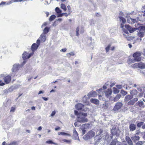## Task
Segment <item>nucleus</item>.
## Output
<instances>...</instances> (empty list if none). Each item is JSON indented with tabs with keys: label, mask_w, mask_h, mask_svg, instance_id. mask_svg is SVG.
<instances>
[{
	"label": "nucleus",
	"mask_w": 145,
	"mask_h": 145,
	"mask_svg": "<svg viewBox=\"0 0 145 145\" xmlns=\"http://www.w3.org/2000/svg\"><path fill=\"white\" fill-rule=\"evenodd\" d=\"M122 14L121 12L119 14V18L120 22H122V23L121 24L120 27L122 29V30L125 33H127V29L130 33H132L137 30L136 28H132L129 25H126L124 26V24L126 22V20L123 17L120 16V14Z\"/></svg>",
	"instance_id": "f257e3e1"
},
{
	"label": "nucleus",
	"mask_w": 145,
	"mask_h": 145,
	"mask_svg": "<svg viewBox=\"0 0 145 145\" xmlns=\"http://www.w3.org/2000/svg\"><path fill=\"white\" fill-rule=\"evenodd\" d=\"M74 114L77 116L78 122L82 123L87 122V120L85 118L87 116L86 113H78V111L76 110H74Z\"/></svg>",
	"instance_id": "f03ea898"
},
{
	"label": "nucleus",
	"mask_w": 145,
	"mask_h": 145,
	"mask_svg": "<svg viewBox=\"0 0 145 145\" xmlns=\"http://www.w3.org/2000/svg\"><path fill=\"white\" fill-rule=\"evenodd\" d=\"M142 55V53L140 52H137L134 53L133 55V56L134 58L133 59H132L129 61L130 63H134L136 61H139L141 60V57L140 56Z\"/></svg>",
	"instance_id": "7ed1b4c3"
},
{
	"label": "nucleus",
	"mask_w": 145,
	"mask_h": 145,
	"mask_svg": "<svg viewBox=\"0 0 145 145\" xmlns=\"http://www.w3.org/2000/svg\"><path fill=\"white\" fill-rule=\"evenodd\" d=\"M111 132L113 136H116L115 138L116 139L120 135V130L117 127L112 128L111 130Z\"/></svg>",
	"instance_id": "20e7f679"
},
{
	"label": "nucleus",
	"mask_w": 145,
	"mask_h": 145,
	"mask_svg": "<svg viewBox=\"0 0 145 145\" xmlns=\"http://www.w3.org/2000/svg\"><path fill=\"white\" fill-rule=\"evenodd\" d=\"M95 135V133L92 131H91L88 132L86 135H85L83 137L84 139L85 140H88L92 138Z\"/></svg>",
	"instance_id": "39448f33"
},
{
	"label": "nucleus",
	"mask_w": 145,
	"mask_h": 145,
	"mask_svg": "<svg viewBox=\"0 0 145 145\" xmlns=\"http://www.w3.org/2000/svg\"><path fill=\"white\" fill-rule=\"evenodd\" d=\"M123 104L121 102H117L114 106L113 108V110L115 112H117L120 110L123 106Z\"/></svg>",
	"instance_id": "423d86ee"
},
{
	"label": "nucleus",
	"mask_w": 145,
	"mask_h": 145,
	"mask_svg": "<svg viewBox=\"0 0 145 145\" xmlns=\"http://www.w3.org/2000/svg\"><path fill=\"white\" fill-rule=\"evenodd\" d=\"M137 88L138 91L140 92L138 93V97H142L143 96V94L145 92V87L137 86Z\"/></svg>",
	"instance_id": "0eeeda50"
},
{
	"label": "nucleus",
	"mask_w": 145,
	"mask_h": 145,
	"mask_svg": "<svg viewBox=\"0 0 145 145\" xmlns=\"http://www.w3.org/2000/svg\"><path fill=\"white\" fill-rule=\"evenodd\" d=\"M36 43L37 44H33L31 46V50L33 52H34L37 50L38 47L40 46V41L39 39H38Z\"/></svg>",
	"instance_id": "6e6552de"
},
{
	"label": "nucleus",
	"mask_w": 145,
	"mask_h": 145,
	"mask_svg": "<svg viewBox=\"0 0 145 145\" xmlns=\"http://www.w3.org/2000/svg\"><path fill=\"white\" fill-rule=\"evenodd\" d=\"M21 66L20 65H19L17 64H15L13 66V67L12 69V71L13 72L12 73L11 75L12 76H15L16 72L21 67Z\"/></svg>",
	"instance_id": "1a4fd4ad"
},
{
	"label": "nucleus",
	"mask_w": 145,
	"mask_h": 145,
	"mask_svg": "<svg viewBox=\"0 0 145 145\" xmlns=\"http://www.w3.org/2000/svg\"><path fill=\"white\" fill-rule=\"evenodd\" d=\"M34 54L33 52L31 53H29L27 52H24L22 54V58L24 60L29 58Z\"/></svg>",
	"instance_id": "9d476101"
},
{
	"label": "nucleus",
	"mask_w": 145,
	"mask_h": 145,
	"mask_svg": "<svg viewBox=\"0 0 145 145\" xmlns=\"http://www.w3.org/2000/svg\"><path fill=\"white\" fill-rule=\"evenodd\" d=\"M75 107L78 110H80L82 109L83 111H86L88 110L87 108L86 109H83V108H84V105L81 103H78L76 105Z\"/></svg>",
	"instance_id": "9b49d317"
},
{
	"label": "nucleus",
	"mask_w": 145,
	"mask_h": 145,
	"mask_svg": "<svg viewBox=\"0 0 145 145\" xmlns=\"http://www.w3.org/2000/svg\"><path fill=\"white\" fill-rule=\"evenodd\" d=\"M103 92L107 98H109L112 93V91L110 89H108L105 91H104Z\"/></svg>",
	"instance_id": "f8f14e48"
},
{
	"label": "nucleus",
	"mask_w": 145,
	"mask_h": 145,
	"mask_svg": "<svg viewBox=\"0 0 145 145\" xmlns=\"http://www.w3.org/2000/svg\"><path fill=\"white\" fill-rule=\"evenodd\" d=\"M97 95V93L94 91H91L88 94V96L89 98L92 97H95Z\"/></svg>",
	"instance_id": "ddd939ff"
},
{
	"label": "nucleus",
	"mask_w": 145,
	"mask_h": 145,
	"mask_svg": "<svg viewBox=\"0 0 145 145\" xmlns=\"http://www.w3.org/2000/svg\"><path fill=\"white\" fill-rule=\"evenodd\" d=\"M73 138L75 140L78 139L79 140H80V139L78 136V134L74 128L73 130Z\"/></svg>",
	"instance_id": "4468645a"
},
{
	"label": "nucleus",
	"mask_w": 145,
	"mask_h": 145,
	"mask_svg": "<svg viewBox=\"0 0 145 145\" xmlns=\"http://www.w3.org/2000/svg\"><path fill=\"white\" fill-rule=\"evenodd\" d=\"M145 35V31H139L137 34V36L140 38L139 39L140 41L142 40L141 38L143 37Z\"/></svg>",
	"instance_id": "2eb2a0df"
},
{
	"label": "nucleus",
	"mask_w": 145,
	"mask_h": 145,
	"mask_svg": "<svg viewBox=\"0 0 145 145\" xmlns=\"http://www.w3.org/2000/svg\"><path fill=\"white\" fill-rule=\"evenodd\" d=\"M95 145H104V142L102 138H99L95 142Z\"/></svg>",
	"instance_id": "dca6fc26"
},
{
	"label": "nucleus",
	"mask_w": 145,
	"mask_h": 145,
	"mask_svg": "<svg viewBox=\"0 0 145 145\" xmlns=\"http://www.w3.org/2000/svg\"><path fill=\"white\" fill-rule=\"evenodd\" d=\"M46 34L44 33H42L40 35L39 39L40 40L41 42H44L46 40Z\"/></svg>",
	"instance_id": "f3484780"
},
{
	"label": "nucleus",
	"mask_w": 145,
	"mask_h": 145,
	"mask_svg": "<svg viewBox=\"0 0 145 145\" xmlns=\"http://www.w3.org/2000/svg\"><path fill=\"white\" fill-rule=\"evenodd\" d=\"M89 99V98L88 97V96H87L86 95H85L82 98V102L84 103H86L87 105H90V103L89 102H86L87 100Z\"/></svg>",
	"instance_id": "a211bd4d"
},
{
	"label": "nucleus",
	"mask_w": 145,
	"mask_h": 145,
	"mask_svg": "<svg viewBox=\"0 0 145 145\" xmlns=\"http://www.w3.org/2000/svg\"><path fill=\"white\" fill-rule=\"evenodd\" d=\"M90 101L92 103L96 105H98L99 103V101L96 99H90Z\"/></svg>",
	"instance_id": "6ab92c4d"
},
{
	"label": "nucleus",
	"mask_w": 145,
	"mask_h": 145,
	"mask_svg": "<svg viewBox=\"0 0 145 145\" xmlns=\"http://www.w3.org/2000/svg\"><path fill=\"white\" fill-rule=\"evenodd\" d=\"M11 80V77L9 76H7L4 78L5 82L7 84Z\"/></svg>",
	"instance_id": "aec40b11"
},
{
	"label": "nucleus",
	"mask_w": 145,
	"mask_h": 145,
	"mask_svg": "<svg viewBox=\"0 0 145 145\" xmlns=\"http://www.w3.org/2000/svg\"><path fill=\"white\" fill-rule=\"evenodd\" d=\"M110 145H122L121 143L120 142L117 141L116 140H113L110 144Z\"/></svg>",
	"instance_id": "412c9836"
},
{
	"label": "nucleus",
	"mask_w": 145,
	"mask_h": 145,
	"mask_svg": "<svg viewBox=\"0 0 145 145\" xmlns=\"http://www.w3.org/2000/svg\"><path fill=\"white\" fill-rule=\"evenodd\" d=\"M138 93V91L136 89H134L130 90V93L133 97L134 95H137Z\"/></svg>",
	"instance_id": "4be33fe9"
},
{
	"label": "nucleus",
	"mask_w": 145,
	"mask_h": 145,
	"mask_svg": "<svg viewBox=\"0 0 145 145\" xmlns=\"http://www.w3.org/2000/svg\"><path fill=\"white\" fill-rule=\"evenodd\" d=\"M130 131H133L135 130L136 129V125L133 123L131 124L129 126Z\"/></svg>",
	"instance_id": "5701e85b"
},
{
	"label": "nucleus",
	"mask_w": 145,
	"mask_h": 145,
	"mask_svg": "<svg viewBox=\"0 0 145 145\" xmlns=\"http://www.w3.org/2000/svg\"><path fill=\"white\" fill-rule=\"evenodd\" d=\"M131 138L134 142H136L137 141L139 140L140 137L138 136L135 135L134 136L131 137Z\"/></svg>",
	"instance_id": "b1692460"
},
{
	"label": "nucleus",
	"mask_w": 145,
	"mask_h": 145,
	"mask_svg": "<svg viewBox=\"0 0 145 145\" xmlns=\"http://www.w3.org/2000/svg\"><path fill=\"white\" fill-rule=\"evenodd\" d=\"M133 98V96L130 95H127L125 97L124 101L125 102H127Z\"/></svg>",
	"instance_id": "393cba45"
},
{
	"label": "nucleus",
	"mask_w": 145,
	"mask_h": 145,
	"mask_svg": "<svg viewBox=\"0 0 145 145\" xmlns=\"http://www.w3.org/2000/svg\"><path fill=\"white\" fill-rule=\"evenodd\" d=\"M129 18V19H127V22L129 23H134L135 22H137V19H133L130 18Z\"/></svg>",
	"instance_id": "a878e982"
},
{
	"label": "nucleus",
	"mask_w": 145,
	"mask_h": 145,
	"mask_svg": "<svg viewBox=\"0 0 145 145\" xmlns=\"http://www.w3.org/2000/svg\"><path fill=\"white\" fill-rule=\"evenodd\" d=\"M138 68L140 69L145 68V64L142 62L138 63Z\"/></svg>",
	"instance_id": "bb28decb"
},
{
	"label": "nucleus",
	"mask_w": 145,
	"mask_h": 145,
	"mask_svg": "<svg viewBox=\"0 0 145 145\" xmlns=\"http://www.w3.org/2000/svg\"><path fill=\"white\" fill-rule=\"evenodd\" d=\"M126 140L129 144L130 145H133V142L129 137H126Z\"/></svg>",
	"instance_id": "cd10ccee"
},
{
	"label": "nucleus",
	"mask_w": 145,
	"mask_h": 145,
	"mask_svg": "<svg viewBox=\"0 0 145 145\" xmlns=\"http://www.w3.org/2000/svg\"><path fill=\"white\" fill-rule=\"evenodd\" d=\"M50 29V28L49 27H46L43 30L42 33H44V34H46L49 31Z\"/></svg>",
	"instance_id": "c85d7f7f"
},
{
	"label": "nucleus",
	"mask_w": 145,
	"mask_h": 145,
	"mask_svg": "<svg viewBox=\"0 0 145 145\" xmlns=\"http://www.w3.org/2000/svg\"><path fill=\"white\" fill-rule=\"evenodd\" d=\"M82 127L84 126V129H83L82 130V134L84 135L85 134L86 132V130L85 129V128L86 127H87L88 126V124H84V125H82Z\"/></svg>",
	"instance_id": "c756f323"
},
{
	"label": "nucleus",
	"mask_w": 145,
	"mask_h": 145,
	"mask_svg": "<svg viewBox=\"0 0 145 145\" xmlns=\"http://www.w3.org/2000/svg\"><path fill=\"white\" fill-rule=\"evenodd\" d=\"M138 25H139L138 24H135V26L136 27H137L136 28L139 31H141L144 28H145V27L143 26H140L138 27H137Z\"/></svg>",
	"instance_id": "7c9ffc66"
},
{
	"label": "nucleus",
	"mask_w": 145,
	"mask_h": 145,
	"mask_svg": "<svg viewBox=\"0 0 145 145\" xmlns=\"http://www.w3.org/2000/svg\"><path fill=\"white\" fill-rule=\"evenodd\" d=\"M121 97V95L120 94L117 95L114 99V101L115 102L119 100Z\"/></svg>",
	"instance_id": "2f4dec72"
},
{
	"label": "nucleus",
	"mask_w": 145,
	"mask_h": 145,
	"mask_svg": "<svg viewBox=\"0 0 145 145\" xmlns=\"http://www.w3.org/2000/svg\"><path fill=\"white\" fill-rule=\"evenodd\" d=\"M60 7L65 11L67 10L66 6L65 5L61 3V4Z\"/></svg>",
	"instance_id": "473e14b6"
},
{
	"label": "nucleus",
	"mask_w": 145,
	"mask_h": 145,
	"mask_svg": "<svg viewBox=\"0 0 145 145\" xmlns=\"http://www.w3.org/2000/svg\"><path fill=\"white\" fill-rule=\"evenodd\" d=\"M55 10L56 13L59 14L62 12L61 10L58 7H57L55 8Z\"/></svg>",
	"instance_id": "72a5a7b5"
},
{
	"label": "nucleus",
	"mask_w": 145,
	"mask_h": 145,
	"mask_svg": "<svg viewBox=\"0 0 145 145\" xmlns=\"http://www.w3.org/2000/svg\"><path fill=\"white\" fill-rule=\"evenodd\" d=\"M131 66L133 68H138V63H136L133 64L131 65Z\"/></svg>",
	"instance_id": "f704fd0d"
},
{
	"label": "nucleus",
	"mask_w": 145,
	"mask_h": 145,
	"mask_svg": "<svg viewBox=\"0 0 145 145\" xmlns=\"http://www.w3.org/2000/svg\"><path fill=\"white\" fill-rule=\"evenodd\" d=\"M113 92L114 93H117L119 92V90L116 88L114 87L113 88Z\"/></svg>",
	"instance_id": "c9c22d12"
},
{
	"label": "nucleus",
	"mask_w": 145,
	"mask_h": 145,
	"mask_svg": "<svg viewBox=\"0 0 145 145\" xmlns=\"http://www.w3.org/2000/svg\"><path fill=\"white\" fill-rule=\"evenodd\" d=\"M137 103L138 105L140 107L141 106L143 105V101H139L137 102Z\"/></svg>",
	"instance_id": "e433bc0d"
},
{
	"label": "nucleus",
	"mask_w": 145,
	"mask_h": 145,
	"mask_svg": "<svg viewBox=\"0 0 145 145\" xmlns=\"http://www.w3.org/2000/svg\"><path fill=\"white\" fill-rule=\"evenodd\" d=\"M74 54L73 52H71L67 54V55L69 57H70L71 56H74Z\"/></svg>",
	"instance_id": "4c0bfd02"
},
{
	"label": "nucleus",
	"mask_w": 145,
	"mask_h": 145,
	"mask_svg": "<svg viewBox=\"0 0 145 145\" xmlns=\"http://www.w3.org/2000/svg\"><path fill=\"white\" fill-rule=\"evenodd\" d=\"M56 18V16L55 15H52L50 16L49 18V20L51 21L54 20Z\"/></svg>",
	"instance_id": "58836bf2"
},
{
	"label": "nucleus",
	"mask_w": 145,
	"mask_h": 145,
	"mask_svg": "<svg viewBox=\"0 0 145 145\" xmlns=\"http://www.w3.org/2000/svg\"><path fill=\"white\" fill-rule=\"evenodd\" d=\"M121 93L122 95H125L127 94V92L124 91L122 89L121 91Z\"/></svg>",
	"instance_id": "ea45409f"
},
{
	"label": "nucleus",
	"mask_w": 145,
	"mask_h": 145,
	"mask_svg": "<svg viewBox=\"0 0 145 145\" xmlns=\"http://www.w3.org/2000/svg\"><path fill=\"white\" fill-rule=\"evenodd\" d=\"M63 141L65 142L68 144H70L71 142V140H67L66 139H64L63 140Z\"/></svg>",
	"instance_id": "a19ab883"
},
{
	"label": "nucleus",
	"mask_w": 145,
	"mask_h": 145,
	"mask_svg": "<svg viewBox=\"0 0 145 145\" xmlns=\"http://www.w3.org/2000/svg\"><path fill=\"white\" fill-rule=\"evenodd\" d=\"M134 103L133 102L132 100H130L128 103L129 105H133L134 104Z\"/></svg>",
	"instance_id": "79ce46f5"
},
{
	"label": "nucleus",
	"mask_w": 145,
	"mask_h": 145,
	"mask_svg": "<svg viewBox=\"0 0 145 145\" xmlns=\"http://www.w3.org/2000/svg\"><path fill=\"white\" fill-rule=\"evenodd\" d=\"M61 135L64 136H71L69 134L62 132L61 133Z\"/></svg>",
	"instance_id": "37998d69"
},
{
	"label": "nucleus",
	"mask_w": 145,
	"mask_h": 145,
	"mask_svg": "<svg viewBox=\"0 0 145 145\" xmlns=\"http://www.w3.org/2000/svg\"><path fill=\"white\" fill-rule=\"evenodd\" d=\"M143 142H144V141H139L136 144V145H142L143 144Z\"/></svg>",
	"instance_id": "c03bdc74"
},
{
	"label": "nucleus",
	"mask_w": 145,
	"mask_h": 145,
	"mask_svg": "<svg viewBox=\"0 0 145 145\" xmlns=\"http://www.w3.org/2000/svg\"><path fill=\"white\" fill-rule=\"evenodd\" d=\"M137 97H138V96H137V97H135L132 99V100L133 101V102L135 103L136 102L138 101V98Z\"/></svg>",
	"instance_id": "a18cd8bd"
},
{
	"label": "nucleus",
	"mask_w": 145,
	"mask_h": 145,
	"mask_svg": "<svg viewBox=\"0 0 145 145\" xmlns=\"http://www.w3.org/2000/svg\"><path fill=\"white\" fill-rule=\"evenodd\" d=\"M137 97H138V96H137V97H135L132 99V100L133 101V102L135 103L136 102L138 101V98Z\"/></svg>",
	"instance_id": "49530a36"
},
{
	"label": "nucleus",
	"mask_w": 145,
	"mask_h": 145,
	"mask_svg": "<svg viewBox=\"0 0 145 145\" xmlns=\"http://www.w3.org/2000/svg\"><path fill=\"white\" fill-rule=\"evenodd\" d=\"M116 87L119 89H121L122 88L123 86L121 85H116Z\"/></svg>",
	"instance_id": "de8ad7c7"
},
{
	"label": "nucleus",
	"mask_w": 145,
	"mask_h": 145,
	"mask_svg": "<svg viewBox=\"0 0 145 145\" xmlns=\"http://www.w3.org/2000/svg\"><path fill=\"white\" fill-rule=\"evenodd\" d=\"M46 142L47 143L50 144H55V143L53 142L52 140H48Z\"/></svg>",
	"instance_id": "09e8293b"
},
{
	"label": "nucleus",
	"mask_w": 145,
	"mask_h": 145,
	"mask_svg": "<svg viewBox=\"0 0 145 145\" xmlns=\"http://www.w3.org/2000/svg\"><path fill=\"white\" fill-rule=\"evenodd\" d=\"M15 108L14 107H12L11 108L10 110V112H14L15 111Z\"/></svg>",
	"instance_id": "8fccbe9b"
},
{
	"label": "nucleus",
	"mask_w": 145,
	"mask_h": 145,
	"mask_svg": "<svg viewBox=\"0 0 145 145\" xmlns=\"http://www.w3.org/2000/svg\"><path fill=\"white\" fill-rule=\"evenodd\" d=\"M79 30V28L78 27H77L76 29V36H78L79 35V33H78V31Z\"/></svg>",
	"instance_id": "3c124183"
},
{
	"label": "nucleus",
	"mask_w": 145,
	"mask_h": 145,
	"mask_svg": "<svg viewBox=\"0 0 145 145\" xmlns=\"http://www.w3.org/2000/svg\"><path fill=\"white\" fill-rule=\"evenodd\" d=\"M143 122L138 123L137 124V126L139 127H141L143 125Z\"/></svg>",
	"instance_id": "603ef678"
},
{
	"label": "nucleus",
	"mask_w": 145,
	"mask_h": 145,
	"mask_svg": "<svg viewBox=\"0 0 145 145\" xmlns=\"http://www.w3.org/2000/svg\"><path fill=\"white\" fill-rule=\"evenodd\" d=\"M56 113V112L54 110L52 111V112L51 114V117H53L55 114Z\"/></svg>",
	"instance_id": "864d4df0"
},
{
	"label": "nucleus",
	"mask_w": 145,
	"mask_h": 145,
	"mask_svg": "<svg viewBox=\"0 0 145 145\" xmlns=\"http://www.w3.org/2000/svg\"><path fill=\"white\" fill-rule=\"evenodd\" d=\"M97 132H98V134L99 135H100L101 134L103 133V131L101 129H100L99 130H98L97 131Z\"/></svg>",
	"instance_id": "5fc2aeb1"
},
{
	"label": "nucleus",
	"mask_w": 145,
	"mask_h": 145,
	"mask_svg": "<svg viewBox=\"0 0 145 145\" xmlns=\"http://www.w3.org/2000/svg\"><path fill=\"white\" fill-rule=\"evenodd\" d=\"M142 134L143 136V138L145 140V131L142 133Z\"/></svg>",
	"instance_id": "6e6d98bb"
},
{
	"label": "nucleus",
	"mask_w": 145,
	"mask_h": 145,
	"mask_svg": "<svg viewBox=\"0 0 145 145\" xmlns=\"http://www.w3.org/2000/svg\"><path fill=\"white\" fill-rule=\"evenodd\" d=\"M110 48V45H108V46H107L106 48V52H107L108 51H109Z\"/></svg>",
	"instance_id": "4d7b16f0"
},
{
	"label": "nucleus",
	"mask_w": 145,
	"mask_h": 145,
	"mask_svg": "<svg viewBox=\"0 0 145 145\" xmlns=\"http://www.w3.org/2000/svg\"><path fill=\"white\" fill-rule=\"evenodd\" d=\"M66 48H63V49H61V50H60V51L61 52H65L66 51Z\"/></svg>",
	"instance_id": "13d9d810"
},
{
	"label": "nucleus",
	"mask_w": 145,
	"mask_h": 145,
	"mask_svg": "<svg viewBox=\"0 0 145 145\" xmlns=\"http://www.w3.org/2000/svg\"><path fill=\"white\" fill-rule=\"evenodd\" d=\"M65 14L66 13H62V14H61V13H60L59 14V15L58 16V17H62L63 16L64 14Z\"/></svg>",
	"instance_id": "bf43d9fd"
},
{
	"label": "nucleus",
	"mask_w": 145,
	"mask_h": 145,
	"mask_svg": "<svg viewBox=\"0 0 145 145\" xmlns=\"http://www.w3.org/2000/svg\"><path fill=\"white\" fill-rule=\"evenodd\" d=\"M103 89H100L98 90H97L96 91H97L98 93H100L101 92H102L103 91Z\"/></svg>",
	"instance_id": "052dcab7"
},
{
	"label": "nucleus",
	"mask_w": 145,
	"mask_h": 145,
	"mask_svg": "<svg viewBox=\"0 0 145 145\" xmlns=\"http://www.w3.org/2000/svg\"><path fill=\"white\" fill-rule=\"evenodd\" d=\"M67 8L68 9V10H69V12H70V10H71V7L69 5H68L67 6Z\"/></svg>",
	"instance_id": "680f3d73"
},
{
	"label": "nucleus",
	"mask_w": 145,
	"mask_h": 145,
	"mask_svg": "<svg viewBox=\"0 0 145 145\" xmlns=\"http://www.w3.org/2000/svg\"><path fill=\"white\" fill-rule=\"evenodd\" d=\"M5 85V84L2 82L0 80V86H4Z\"/></svg>",
	"instance_id": "e2e57ef3"
},
{
	"label": "nucleus",
	"mask_w": 145,
	"mask_h": 145,
	"mask_svg": "<svg viewBox=\"0 0 145 145\" xmlns=\"http://www.w3.org/2000/svg\"><path fill=\"white\" fill-rule=\"evenodd\" d=\"M61 129L59 127H57L55 128V130L56 131L59 130Z\"/></svg>",
	"instance_id": "0e129e2a"
},
{
	"label": "nucleus",
	"mask_w": 145,
	"mask_h": 145,
	"mask_svg": "<svg viewBox=\"0 0 145 145\" xmlns=\"http://www.w3.org/2000/svg\"><path fill=\"white\" fill-rule=\"evenodd\" d=\"M16 144L15 142H13L10 143V145H14Z\"/></svg>",
	"instance_id": "69168bd1"
},
{
	"label": "nucleus",
	"mask_w": 145,
	"mask_h": 145,
	"mask_svg": "<svg viewBox=\"0 0 145 145\" xmlns=\"http://www.w3.org/2000/svg\"><path fill=\"white\" fill-rule=\"evenodd\" d=\"M47 25V23L46 22L44 23L42 25V28L44 27L45 26Z\"/></svg>",
	"instance_id": "338daca9"
},
{
	"label": "nucleus",
	"mask_w": 145,
	"mask_h": 145,
	"mask_svg": "<svg viewBox=\"0 0 145 145\" xmlns=\"http://www.w3.org/2000/svg\"><path fill=\"white\" fill-rule=\"evenodd\" d=\"M74 124L75 126H79V125H80V124L78 125L77 124V123L76 122L74 123Z\"/></svg>",
	"instance_id": "774afa93"
}]
</instances>
